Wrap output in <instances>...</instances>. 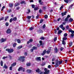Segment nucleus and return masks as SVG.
I'll return each mask as SVG.
<instances>
[{
    "mask_svg": "<svg viewBox=\"0 0 74 74\" xmlns=\"http://www.w3.org/2000/svg\"><path fill=\"white\" fill-rule=\"evenodd\" d=\"M25 57L24 56H21L19 59V60L22 61V62H23L25 61Z\"/></svg>",
    "mask_w": 74,
    "mask_h": 74,
    "instance_id": "f257e3e1",
    "label": "nucleus"
},
{
    "mask_svg": "<svg viewBox=\"0 0 74 74\" xmlns=\"http://www.w3.org/2000/svg\"><path fill=\"white\" fill-rule=\"evenodd\" d=\"M11 33V30L10 29L8 28L6 30V33L10 34Z\"/></svg>",
    "mask_w": 74,
    "mask_h": 74,
    "instance_id": "f03ea898",
    "label": "nucleus"
},
{
    "mask_svg": "<svg viewBox=\"0 0 74 74\" xmlns=\"http://www.w3.org/2000/svg\"><path fill=\"white\" fill-rule=\"evenodd\" d=\"M6 38H1L0 40V41L1 42H4L6 41Z\"/></svg>",
    "mask_w": 74,
    "mask_h": 74,
    "instance_id": "7ed1b4c3",
    "label": "nucleus"
},
{
    "mask_svg": "<svg viewBox=\"0 0 74 74\" xmlns=\"http://www.w3.org/2000/svg\"><path fill=\"white\" fill-rule=\"evenodd\" d=\"M62 63V61H59L58 60H57V63H56V65H58V64H60L61 63Z\"/></svg>",
    "mask_w": 74,
    "mask_h": 74,
    "instance_id": "20e7f679",
    "label": "nucleus"
},
{
    "mask_svg": "<svg viewBox=\"0 0 74 74\" xmlns=\"http://www.w3.org/2000/svg\"><path fill=\"white\" fill-rule=\"evenodd\" d=\"M46 53H47V51H46V50H45L43 51V52L42 53L41 55L43 56V55H45Z\"/></svg>",
    "mask_w": 74,
    "mask_h": 74,
    "instance_id": "39448f33",
    "label": "nucleus"
},
{
    "mask_svg": "<svg viewBox=\"0 0 74 74\" xmlns=\"http://www.w3.org/2000/svg\"><path fill=\"white\" fill-rule=\"evenodd\" d=\"M43 73L44 74H49V70L45 71Z\"/></svg>",
    "mask_w": 74,
    "mask_h": 74,
    "instance_id": "423d86ee",
    "label": "nucleus"
},
{
    "mask_svg": "<svg viewBox=\"0 0 74 74\" xmlns=\"http://www.w3.org/2000/svg\"><path fill=\"white\" fill-rule=\"evenodd\" d=\"M36 60L37 61H41V57H37L36 58Z\"/></svg>",
    "mask_w": 74,
    "mask_h": 74,
    "instance_id": "0eeeda50",
    "label": "nucleus"
},
{
    "mask_svg": "<svg viewBox=\"0 0 74 74\" xmlns=\"http://www.w3.org/2000/svg\"><path fill=\"white\" fill-rule=\"evenodd\" d=\"M66 14H67V12H65L64 13H62L61 14V15L62 16H63L64 15H66Z\"/></svg>",
    "mask_w": 74,
    "mask_h": 74,
    "instance_id": "6e6552de",
    "label": "nucleus"
},
{
    "mask_svg": "<svg viewBox=\"0 0 74 74\" xmlns=\"http://www.w3.org/2000/svg\"><path fill=\"white\" fill-rule=\"evenodd\" d=\"M51 47H49V49L47 51V53H49L50 52H51Z\"/></svg>",
    "mask_w": 74,
    "mask_h": 74,
    "instance_id": "1a4fd4ad",
    "label": "nucleus"
},
{
    "mask_svg": "<svg viewBox=\"0 0 74 74\" xmlns=\"http://www.w3.org/2000/svg\"><path fill=\"white\" fill-rule=\"evenodd\" d=\"M14 52V49H10L9 53H12V52Z\"/></svg>",
    "mask_w": 74,
    "mask_h": 74,
    "instance_id": "9d476101",
    "label": "nucleus"
},
{
    "mask_svg": "<svg viewBox=\"0 0 74 74\" xmlns=\"http://www.w3.org/2000/svg\"><path fill=\"white\" fill-rule=\"evenodd\" d=\"M39 42L40 44H40H38V47H39L40 46V45H42V41L41 40H40L39 41Z\"/></svg>",
    "mask_w": 74,
    "mask_h": 74,
    "instance_id": "9b49d317",
    "label": "nucleus"
},
{
    "mask_svg": "<svg viewBox=\"0 0 74 74\" xmlns=\"http://www.w3.org/2000/svg\"><path fill=\"white\" fill-rule=\"evenodd\" d=\"M22 67H20L18 69V71H22Z\"/></svg>",
    "mask_w": 74,
    "mask_h": 74,
    "instance_id": "f8f14e48",
    "label": "nucleus"
},
{
    "mask_svg": "<svg viewBox=\"0 0 74 74\" xmlns=\"http://www.w3.org/2000/svg\"><path fill=\"white\" fill-rule=\"evenodd\" d=\"M16 65V62H15L13 63L12 64H11V66L13 67V66H15Z\"/></svg>",
    "mask_w": 74,
    "mask_h": 74,
    "instance_id": "ddd939ff",
    "label": "nucleus"
},
{
    "mask_svg": "<svg viewBox=\"0 0 74 74\" xmlns=\"http://www.w3.org/2000/svg\"><path fill=\"white\" fill-rule=\"evenodd\" d=\"M31 71H32L30 70L27 69V73H31Z\"/></svg>",
    "mask_w": 74,
    "mask_h": 74,
    "instance_id": "4468645a",
    "label": "nucleus"
},
{
    "mask_svg": "<svg viewBox=\"0 0 74 74\" xmlns=\"http://www.w3.org/2000/svg\"><path fill=\"white\" fill-rule=\"evenodd\" d=\"M69 32H71L72 33H74V31L72 30L71 29H70L69 30Z\"/></svg>",
    "mask_w": 74,
    "mask_h": 74,
    "instance_id": "2eb2a0df",
    "label": "nucleus"
},
{
    "mask_svg": "<svg viewBox=\"0 0 74 74\" xmlns=\"http://www.w3.org/2000/svg\"><path fill=\"white\" fill-rule=\"evenodd\" d=\"M9 58L10 60H11L12 59H13V58H12V57H11V56L10 55H9Z\"/></svg>",
    "mask_w": 74,
    "mask_h": 74,
    "instance_id": "dca6fc26",
    "label": "nucleus"
},
{
    "mask_svg": "<svg viewBox=\"0 0 74 74\" xmlns=\"http://www.w3.org/2000/svg\"><path fill=\"white\" fill-rule=\"evenodd\" d=\"M31 65V63H28L27 64V66H30Z\"/></svg>",
    "mask_w": 74,
    "mask_h": 74,
    "instance_id": "f3484780",
    "label": "nucleus"
},
{
    "mask_svg": "<svg viewBox=\"0 0 74 74\" xmlns=\"http://www.w3.org/2000/svg\"><path fill=\"white\" fill-rule=\"evenodd\" d=\"M8 68V67L6 66V64H4V66H3V68H4L5 69H7Z\"/></svg>",
    "mask_w": 74,
    "mask_h": 74,
    "instance_id": "a211bd4d",
    "label": "nucleus"
},
{
    "mask_svg": "<svg viewBox=\"0 0 74 74\" xmlns=\"http://www.w3.org/2000/svg\"><path fill=\"white\" fill-rule=\"evenodd\" d=\"M9 6L10 7H13V4L12 3H10L9 4Z\"/></svg>",
    "mask_w": 74,
    "mask_h": 74,
    "instance_id": "6ab92c4d",
    "label": "nucleus"
},
{
    "mask_svg": "<svg viewBox=\"0 0 74 74\" xmlns=\"http://www.w3.org/2000/svg\"><path fill=\"white\" fill-rule=\"evenodd\" d=\"M56 60V58H53L52 59V62H53V61H55Z\"/></svg>",
    "mask_w": 74,
    "mask_h": 74,
    "instance_id": "aec40b11",
    "label": "nucleus"
},
{
    "mask_svg": "<svg viewBox=\"0 0 74 74\" xmlns=\"http://www.w3.org/2000/svg\"><path fill=\"white\" fill-rule=\"evenodd\" d=\"M7 58H8V56H5V57L4 56V57H3V58H2V59H5V58L7 59Z\"/></svg>",
    "mask_w": 74,
    "mask_h": 74,
    "instance_id": "412c9836",
    "label": "nucleus"
},
{
    "mask_svg": "<svg viewBox=\"0 0 74 74\" xmlns=\"http://www.w3.org/2000/svg\"><path fill=\"white\" fill-rule=\"evenodd\" d=\"M17 19V18H16V17H14L13 19V21H16V20Z\"/></svg>",
    "mask_w": 74,
    "mask_h": 74,
    "instance_id": "4be33fe9",
    "label": "nucleus"
},
{
    "mask_svg": "<svg viewBox=\"0 0 74 74\" xmlns=\"http://www.w3.org/2000/svg\"><path fill=\"white\" fill-rule=\"evenodd\" d=\"M1 65V66H3V61H1L0 63Z\"/></svg>",
    "mask_w": 74,
    "mask_h": 74,
    "instance_id": "5701e85b",
    "label": "nucleus"
},
{
    "mask_svg": "<svg viewBox=\"0 0 74 74\" xmlns=\"http://www.w3.org/2000/svg\"><path fill=\"white\" fill-rule=\"evenodd\" d=\"M32 17L30 16H27V19H30L31 18V17Z\"/></svg>",
    "mask_w": 74,
    "mask_h": 74,
    "instance_id": "b1692460",
    "label": "nucleus"
},
{
    "mask_svg": "<svg viewBox=\"0 0 74 74\" xmlns=\"http://www.w3.org/2000/svg\"><path fill=\"white\" fill-rule=\"evenodd\" d=\"M62 32V31L61 30H60L58 32V34H60Z\"/></svg>",
    "mask_w": 74,
    "mask_h": 74,
    "instance_id": "393cba45",
    "label": "nucleus"
},
{
    "mask_svg": "<svg viewBox=\"0 0 74 74\" xmlns=\"http://www.w3.org/2000/svg\"><path fill=\"white\" fill-rule=\"evenodd\" d=\"M17 41L18 43H20V42H21V40H20L19 39H17Z\"/></svg>",
    "mask_w": 74,
    "mask_h": 74,
    "instance_id": "a878e982",
    "label": "nucleus"
},
{
    "mask_svg": "<svg viewBox=\"0 0 74 74\" xmlns=\"http://www.w3.org/2000/svg\"><path fill=\"white\" fill-rule=\"evenodd\" d=\"M16 43H14L13 44V47L15 48V47H16Z\"/></svg>",
    "mask_w": 74,
    "mask_h": 74,
    "instance_id": "bb28decb",
    "label": "nucleus"
},
{
    "mask_svg": "<svg viewBox=\"0 0 74 74\" xmlns=\"http://www.w3.org/2000/svg\"><path fill=\"white\" fill-rule=\"evenodd\" d=\"M22 48V46H19L18 47V49H21V48Z\"/></svg>",
    "mask_w": 74,
    "mask_h": 74,
    "instance_id": "cd10ccee",
    "label": "nucleus"
},
{
    "mask_svg": "<svg viewBox=\"0 0 74 74\" xmlns=\"http://www.w3.org/2000/svg\"><path fill=\"white\" fill-rule=\"evenodd\" d=\"M40 69H38L37 70H36V71L37 72V73H39L40 72Z\"/></svg>",
    "mask_w": 74,
    "mask_h": 74,
    "instance_id": "c85d7f7f",
    "label": "nucleus"
},
{
    "mask_svg": "<svg viewBox=\"0 0 74 74\" xmlns=\"http://www.w3.org/2000/svg\"><path fill=\"white\" fill-rule=\"evenodd\" d=\"M64 2H65L66 3H69V0H64Z\"/></svg>",
    "mask_w": 74,
    "mask_h": 74,
    "instance_id": "c756f323",
    "label": "nucleus"
},
{
    "mask_svg": "<svg viewBox=\"0 0 74 74\" xmlns=\"http://www.w3.org/2000/svg\"><path fill=\"white\" fill-rule=\"evenodd\" d=\"M73 21V19L71 18H70L69 19V22H72V21Z\"/></svg>",
    "mask_w": 74,
    "mask_h": 74,
    "instance_id": "7c9ffc66",
    "label": "nucleus"
},
{
    "mask_svg": "<svg viewBox=\"0 0 74 74\" xmlns=\"http://www.w3.org/2000/svg\"><path fill=\"white\" fill-rule=\"evenodd\" d=\"M62 42V44H63V45H64V44H65V43H66L65 42V41H64V40H63Z\"/></svg>",
    "mask_w": 74,
    "mask_h": 74,
    "instance_id": "2f4dec72",
    "label": "nucleus"
},
{
    "mask_svg": "<svg viewBox=\"0 0 74 74\" xmlns=\"http://www.w3.org/2000/svg\"><path fill=\"white\" fill-rule=\"evenodd\" d=\"M63 5H62L60 8V10H62V9H63Z\"/></svg>",
    "mask_w": 74,
    "mask_h": 74,
    "instance_id": "473e14b6",
    "label": "nucleus"
},
{
    "mask_svg": "<svg viewBox=\"0 0 74 74\" xmlns=\"http://www.w3.org/2000/svg\"><path fill=\"white\" fill-rule=\"evenodd\" d=\"M33 49H37V48L36 47H33Z\"/></svg>",
    "mask_w": 74,
    "mask_h": 74,
    "instance_id": "72a5a7b5",
    "label": "nucleus"
},
{
    "mask_svg": "<svg viewBox=\"0 0 74 74\" xmlns=\"http://www.w3.org/2000/svg\"><path fill=\"white\" fill-rule=\"evenodd\" d=\"M43 22V19H41L40 21V23H42Z\"/></svg>",
    "mask_w": 74,
    "mask_h": 74,
    "instance_id": "f704fd0d",
    "label": "nucleus"
},
{
    "mask_svg": "<svg viewBox=\"0 0 74 74\" xmlns=\"http://www.w3.org/2000/svg\"><path fill=\"white\" fill-rule=\"evenodd\" d=\"M57 40V38L56 37H55L54 38V41H56Z\"/></svg>",
    "mask_w": 74,
    "mask_h": 74,
    "instance_id": "c9c22d12",
    "label": "nucleus"
},
{
    "mask_svg": "<svg viewBox=\"0 0 74 74\" xmlns=\"http://www.w3.org/2000/svg\"><path fill=\"white\" fill-rule=\"evenodd\" d=\"M30 10L28 9V12H27V14H29V13H30Z\"/></svg>",
    "mask_w": 74,
    "mask_h": 74,
    "instance_id": "e433bc0d",
    "label": "nucleus"
},
{
    "mask_svg": "<svg viewBox=\"0 0 74 74\" xmlns=\"http://www.w3.org/2000/svg\"><path fill=\"white\" fill-rule=\"evenodd\" d=\"M10 49H6V51H8V52H9H9L10 51Z\"/></svg>",
    "mask_w": 74,
    "mask_h": 74,
    "instance_id": "4c0bfd02",
    "label": "nucleus"
},
{
    "mask_svg": "<svg viewBox=\"0 0 74 74\" xmlns=\"http://www.w3.org/2000/svg\"><path fill=\"white\" fill-rule=\"evenodd\" d=\"M29 30H32L33 29V27H31L29 28Z\"/></svg>",
    "mask_w": 74,
    "mask_h": 74,
    "instance_id": "58836bf2",
    "label": "nucleus"
},
{
    "mask_svg": "<svg viewBox=\"0 0 74 74\" xmlns=\"http://www.w3.org/2000/svg\"><path fill=\"white\" fill-rule=\"evenodd\" d=\"M59 27L60 28H62L63 27V25L62 24L59 26Z\"/></svg>",
    "mask_w": 74,
    "mask_h": 74,
    "instance_id": "ea45409f",
    "label": "nucleus"
},
{
    "mask_svg": "<svg viewBox=\"0 0 74 74\" xmlns=\"http://www.w3.org/2000/svg\"><path fill=\"white\" fill-rule=\"evenodd\" d=\"M9 25V24H8V23L7 22L6 23L5 25L6 26H8Z\"/></svg>",
    "mask_w": 74,
    "mask_h": 74,
    "instance_id": "a19ab883",
    "label": "nucleus"
},
{
    "mask_svg": "<svg viewBox=\"0 0 74 74\" xmlns=\"http://www.w3.org/2000/svg\"><path fill=\"white\" fill-rule=\"evenodd\" d=\"M62 39H63V40H64H64H66V39H67V38L64 37Z\"/></svg>",
    "mask_w": 74,
    "mask_h": 74,
    "instance_id": "79ce46f5",
    "label": "nucleus"
},
{
    "mask_svg": "<svg viewBox=\"0 0 74 74\" xmlns=\"http://www.w3.org/2000/svg\"><path fill=\"white\" fill-rule=\"evenodd\" d=\"M68 19L69 18H68V17H66L65 19V21L67 22V21H68Z\"/></svg>",
    "mask_w": 74,
    "mask_h": 74,
    "instance_id": "37998d69",
    "label": "nucleus"
},
{
    "mask_svg": "<svg viewBox=\"0 0 74 74\" xmlns=\"http://www.w3.org/2000/svg\"><path fill=\"white\" fill-rule=\"evenodd\" d=\"M39 73L40 74H43V72L41 71H40L39 72Z\"/></svg>",
    "mask_w": 74,
    "mask_h": 74,
    "instance_id": "c03bdc74",
    "label": "nucleus"
},
{
    "mask_svg": "<svg viewBox=\"0 0 74 74\" xmlns=\"http://www.w3.org/2000/svg\"><path fill=\"white\" fill-rule=\"evenodd\" d=\"M12 20H13L12 18H11L10 20V22H12Z\"/></svg>",
    "mask_w": 74,
    "mask_h": 74,
    "instance_id": "a18cd8bd",
    "label": "nucleus"
},
{
    "mask_svg": "<svg viewBox=\"0 0 74 74\" xmlns=\"http://www.w3.org/2000/svg\"><path fill=\"white\" fill-rule=\"evenodd\" d=\"M45 17L46 19H47L48 18V15H45Z\"/></svg>",
    "mask_w": 74,
    "mask_h": 74,
    "instance_id": "49530a36",
    "label": "nucleus"
},
{
    "mask_svg": "<svg viewBox=\"0 0 74 74\" xmlns=\"http://www.w3.org/2000/svg\"><path fill=\"white\" fill-rule=\"evenodd\" d=\"M38 9V7L35 8H34V10H37Z\"/></svg>",
    "mask_w": 74,
    "mask_h": 74,
    "instance_id": "de8ad7c7",
    "label": "nucleus"
},
{
    "mask_svg": "<svg viewBox=\"0 0 74 74\" xmlns=\"http://www.w3.org/2000/svg\"><path fill=\"white\" fill-rule=\"evenodd\" d=\"M32 7L33 8H34L35 7V5L33 4L32 5Z\"/></svg>",
    "mask_w": 74,
    "mask_h": 74,
    "instance_id": "09e8293b",
    "label": "nucleus"
},
{
    "mask_svg": "<svg viewBox=\"0 0 74 74\" xmlns=\"http://www.w3.org/2000/svg\"><path fill=\"white\" fill-rule=\"evenodd\" d=\"M73 33H72V34H71V36L72 37H74V34Z\"/></svg>",
    "mask_w": 74,
    "mask_h": 74,
    "instance_id": "8fccbe9b",
    "label": "nucleus"
},
{
    "mask_svg": "<svg viewBox=\"0 0 74 74\" xmlns=\"http://www.w3.org/2000/svg\"><path fill=\"white\" fill-rule=\"evenodd\" d=\"M67 36V33H65L64 35V37H66Z\"/></svg>",
    "mask_w": 74,
    "mask_h": 74,
    "instance_id": "3c124183",
    "label": "nucleus"
},
{
    "mask_svg": "<svg viewBox=\"0 0 74 74\" xmlns=\"http://www.w3.org/2000/svg\"><path fill=\"white\" fill-rule=\"evenodd\" d=\"M60 50L61 51H63V48L62 47H61L60 49Z\"/></svg>",
    "mask_w": 74,
    "mask_h": 74,
    "instance_id": "603ef678",
    "label": "nucleus"
},
{
    "mask_svg": "<svg viewBox=\"0 0 74 74\" xmlns=\"http://www.w3.org/2000/svg\"><path fill=\"white\" fill-rule=\"evenodd\" d=\"M24 3H25V1H22L21 2V4H24Z\"/></svg>",
    "mask_w": 74,
    "mask_h": 74,
    "instance_id": "864d4df0",
    "label": "nucleus"
},
{
    "mask_svg": "<svg viewBox=\"0 0 74 74\" xmlns=\"http://www.w3.org/2000/svg\"><path fill=\"white\" fill-rule=\"evenodd\" d=\"M4 19V17H2L1 18H0V21H2V20H3Z\"/></svg>",
    "mask_w": 74,
    "mask_h": 74,
    "instance_id": "5fc2aeb1",
    "label": "nucleus"
},
{
    "mask_svg": "<svg viewBox=\"0 0 74 74\" xmlns=\"http://www.w3.org/2000/svg\"><path fill=\"white\" fill-rule=\"evenodd\" d=\"M66 28L67 29H69V25H67L66 26Z\"/></svg>",
    "mask_w": 74,
    "mask_h": 74,
    "instance_id": "6e6d98bb",
    "label": "nucleus"
},
{
    "mask_svg": "<svg viewBox=\"0 0 74 74\" xmlns=\"http://www.w3.org/2000/svg\"><path fill=\"white\" fill-rule=\"evenodd\" d=\"M19 5V4L18 3H17V4H16L15 5V7H16V6H18Z\"/></svg>",
    "mask_w": 74,
    "mask_h": 74,
    "instance_id": "4d7b16f0",
    "label": "nucleus"
},
{
    "mask_svg": "<svg viewBox=\"0 0 74 74\" xmlns=\"http://www.w3.org/2000/svg\"><path fill=\"white\" fill-rule=\"evenodd\" d=\"M29 41L30 42H33V40L32 39H30Z\"/></svg>",
    "mask_w": 74,
    "mask_h": 74,
    "instance_id": "13d9d810",
    "label": "nucleus"
},
{
    "mask_svg": "<svg viewBox=\"0 0 74 74\" xmlns=\"http://www.w3.org/2000/svg\"><path fill=\"white\" fill-rule=\"evenodd\" d=\"M55 50L56 52H57L58 51V49H57V48H56L55 49Z\"/></svg>",
    "mask_w": 74,
    "mask_h": 74,
    "instance_id": "bf43d9fd",
    "label": "nucleus"
},
{
    "mask_svg": "<svg viewBox=\"0 0 74 74\" xmlns=\"http://www.w3.org/2000/svg\"><path fill=\"white\" fill-rule=\"evenodd\" d=\"M24 56H27V53H26V52L25 53Z\"/></svg>",
    "mask_w": 74,
    "mask_h": 74,
    "instance_id": "052dcab7",
    "label": "nucleus"
},
{
    "mask_svg": "<svg viewBox=\"0 0 74 74\" xmlns=\"http://www.w3.org/2000/svg\"><path fill=\"white\" fill-rule=\"evenodd\" d=\"M22 70H23V71H25V68H22Z\"/></svg>",
    "mask_w": 74,
    "mask_h": 74,
    "instance_id": "680f3d73",
    "label": "nucleus"
},
{
    "mask_svg": "<svg viewBox=\"0 0 74 74\" xmlns=\"http://www.w3.org/2000/svg\"><path fill=\"white\" fill-rule=\"evenodd\" d=\"M41 40H44V38L43 37H42L40 38Z\"/></svg>",
    "mask_w": 74,
    "mask_h": 74,
    "instance_id": "e2e57ef3",
    "label": "nucleus"
},
{
    "mask_svg": "<svg viewBox=\"0 0 74 74\" xmlns=\"http://www.w3.org/2000/svg\"><path fill=\"white\" fill-rule=\"evenodd\" d=\"M72 44H73V43H72V42H71L70 43V44H69V45L70 46H71V45H72Z\"/></svg>",
    "mask_w": 74,
    "mask_h": 74,
    "instance_id": "0e129e2a",
    "label": "nucleus"
},
{
    "mask_svg": "<svg viewBox=\"0 0 74 74\" xmlns=\"http://www.w3.org/2000/svg\"><path fill=\"white\" fill-rule=\"evenodd\" d=\"M8 17H6L5 18V21H7V18H8Z\"/></svg>",
    "mask_w": 74,
    "mask_h": 74,
    "instance_id": "69168bd1",
    "label": "nucleus"
},
{
    "mask_svg": "<svg viewBox=\"0 0 74 74\" xmlns=\"http://www.w3.org/2000/svg\"><path fill=\"white\" fill-rule=\"evenodd\" d=\"M44 70L45 71H47V70H47L48 69L47 68H45Z\"/></svg>",
    "mask_w": 74,
    "mask_h": 74,
    "instance_id": "338daca9",
    "label": "nucleus"
},
{
    "mask_svg": "<svg viewBox=\"0 0 74 74\" xmlns=\"http://www.w3.org/2000/svg\"><path fill=\"white\" fill-rule=\"evenodd\" d=\"M10 70H12V66H10Z\"/></svg>",
    "mask_w": 74,
    "mask_h": 74,
    "instance_id": "774afa93",
    "label": "nucleus"
}]
</instances>
